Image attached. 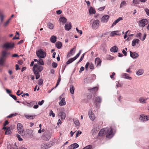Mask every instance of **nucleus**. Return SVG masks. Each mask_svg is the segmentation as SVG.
<instances>
[{
    "label": "nucleus",
    "mask_w": 149,
    "mask_h": 149,
    "mask_svg": "<svg viewBox=\"0 0 149 149\" xmlns=\"http://www.w3.org/2000/svg\"><path fill=\"white\" fill-rule=\"evenodd\" d=\"M113 130L112 128H105L102 129L99 132L98 135L99 136H102L107 134L106 137L110 139L113 136Z\"/></svg>",
    "instance_id": "nucleus-1"
},
{
    "label": "nucleus",
    "mask_w": 149,
    "mask_h": 149,
    "mask_svg": "<svg viewBox=\"0 0 149 149\" xmlns=\"http://www.w3.org/2000/svg\"><path fill=\"white\" fill-rule=\"evenodd\" d=\"M33 71L36 76V79H39L40 77L39 72H41L43 69V67L37 64H35L32 68Z\"/></svg>",
    "instance_id": "nucleus-2"
},
{
    "label": "nucleus",
    "mask_w": 149,
    "mask_h": 149,
    "mask_svg": "<svg viewBox=\"0 0 149 149\" xmlns=\"http://www.w3.org/2000/svg\"><path fill=\"white\" fill-rule=\"evenodd\" d=\"M10 54L9 53L4 51L2 52L1 57L0 58V65H3L6 59V57Z\"/></svg>",
    "instance_id": "nucleus-3"
},
{
    "label": "nucleus",
    "mask_w": 149,
    "mask_h": 149,
    "mask_svg": "<svg viewBox=\"0 0 149 149\" xmlns=\"http://www.w3.org/2000/svg\"><path fill=\"white\" fill-rule=\"evenodd\" d=\"M36 54L37 56L40 58H43L46 56V53L42 49L37 51Z\"/></svg>",
    "instance_id": "nucleus-4"
},
{
    "label": "nucleus",
    "mask_w": 149,
    "mask_h": 149,
    "mask_svg": "<svg viewBox=\"0 0 149 149\" xmlns=\"http://www.w3.org/2000/svg\"><path fill=\"white\" fill-rule=\"evenodd\" d=\"M51 137V134L48 132H44L42 136V139L44 141H48Z\"/></svg>",
    "instance_id": "nucleus-5"
},
{
    "label": "nucleus",
    "mask_w": 149,
    "mask_h": 149,
    "mask_svg": "<svg viewBox=\"0 0 149 149\" xmlns=\"http://www.w3.org/2000/svg\"><path fill=\"white\" fill-rule=\"evenodd\" d=\"M17 128L18 133L21 135L23 136L25 134L24 132L23 127L20 123H18L17 124Z\"/></svg>",
    "instance_id": "nucleus-6"
},
{
    "label": "nucleus",
    "mask_w": 149,
    "mask_h": 149,
    "mask_svg": "<svg viewBox=\"0 0 149 149\" xmlns=\"http://www.w3.org/2000/svg\"><path fill=\"white\" fill-rule=\"evenodd\" d=\"M91 27L93 29H95L98 28L99 24V21L97 19L93 21L91 20Z\"/></svg>",
    "instance_id": "nucleus-7"
},
{
    "label": "nucleus",
    "mask_w": 149,
    "mask_h": 149,
    "mask_svg": "<svg viewBox=\"0 0 149 149\" xmlns=\"http://www.w3.org/2000/svg\"><path fill=\"white\" fill-rule=\"evenodd\" d=\"M139 120L143 122L148 121L149 120V116H146L144 114L141 115L140 116Z\"/></svg>",
    "instance_id": "nucleus-8"
},
{
    "label": "nucleus",
    "mask_w": 149,
    "mask_h": 149,
    "mask_svg": "<svg viewBox=\"0 0 149 149\" xmlns=\"http://www.w3.org/2000/svg\"><path fill=\"white\" fill-rule=\"evenodd\" d=\"M139 26L143 27L146 25L148 23L147 19H141L139 22Z\"/></svg>",
    "instance_id": "nucleus-9"
},
{
    "label": "nucleus",
    "mask_w": 149,
    "mask_h": 149,
    "mask_svg": "<svg viewBox=\"0 0 149 149\" xmlns=\"http://www.w3.org/2000/svg\"><path fill=\"white\" fill-rule=\"evenodd\" d=\"M62 95L60 96L59 97V99L61 101L59 103L60 106H62L65 105L66 104V102L65 100V98L62 97Z\"/></svg>",
    "instance_id": "nucleus-10"
},
{
    "label": "nucleus",
    "mask_w": 149,
    "mask_h": 149,
    "mask_svg": "<svg viewBox=\"0 0 149 149\" xmlns=\"http://www.w3.org/2000/svg\"><path fill=\"white\" fill-rule=\"evenodd\" d=\"M14 45V43H7L4 44L3 46L6 48H12L13 47Z\"/></svg>",
    "instance_id": "nucleus-11"
},
{
    "label": "nucleus",
    "mask_w": 149,
    "mask_h": 149,
    "mask_svg": "<svg viewBox=\"0 0 149 149\" xmlns=\"http://www.w3.org/2000/svg\"><path fill=\"white\" fill-rule=\"evenodd\" d=\"M79 145L77 143H75L71 144L68 147L67 149H74L78 148Z\"/></svg>",
    "instance_id": "nucleus-12"
},
{
    "label": "nucleus",
    "mask_w": 149,
    "mask_h": 149,
    "mask_svg": "<svg viewBox=\"0 0 149 149\" xmlns=\"http://www.w3.org/2000/svg\"><path fill=\"white\" fill-rule=\"evenodd\" d=\"M51 146L48 143H43L41 145V149H47Z\"/></svg>",
    "instance_id": "nucleus-13"
},
{
    "label": "nucleus",
    "mask_w": 149,
    "mask_h": 149,
    "mask_svg": "<svg viewBox=\"0 0 149 149\" xmlns=\"http://www.w3.org/2000/svg\"><path fill=\"white\" fill-rule=\"evenodd\" d=\"M88 115L89 118H90L91 120H92V121H93L94 120V115L93 113L92 112V111H91V112H89Z\"/></svg>",
    "instance_id": "nucleus-14"
},
{
    "label": "nucleus",
    "mask_w": 149,
    "mask_h": 149,
    "mask_svg": "<svg viewBox=\"0 0 149 149\" xmlns=\"http://www.w3.org/2000/svg\"><path fill=\"white\" fill-rule=\"evenodd\" d=\"M65 28L66 30L69 31L71 28V25L70 23H67L65 26Z\"/></svg>",
    "instance_id": "nucleus-15"
},
{
    "label": "nucleus",
    "mask_w": 149,
    "mask_h": 149,
    "mask_svg": "<svg viewBox=\"0 0 149 149\" xmlns=\"http://www.w3.org/2000/svg\"><path fill=\"white\" fill-rule=\"evenodd\" d=\"M3 129L6 130L5 134H10V127H4Z\"/></svg>",
    "instance_id": "nucleus-16"
},
{
    "label": "nucleus",
    "mask_w": 149,
    "mask_h": 149,
    "mask_svg": "<svg viewBox=\"0 0 149 149\" xmlns=\"http://www.w3.org/2000/svg\"><path fill=\"white\" fill-rule=\"evenodd\" d=\"M24 116L26 118L28 119H33L36 116L35 115H26L25 114L24 115Z\"/></svg>",
    "instance_id": "nucleus-17"
},
{
    "label": "nucleus",
    "mask_w": 149,
    "mask_h": 149,
    "mask_svg": "<svg viewBox=\"0 0 149 149\" xmlns=\"http://www.w3.org/2000/svg\"><path fill=\"white\" fill-rule=\"evenodd\" d=\"M130 55L133 58H136L139 56V55L135 52H130Z\"/></svg>",
    "instance_id": "nucleus-18"
},
{
    "label": "nucleus",
    "mask_w": 149,
    "mask_h": 149,
    "mask_svg": "<svg viewBox=\"0 0 149 149\" xmlns=\"http://www.w3.org/2000/svg\"><path fill=\"white\" fill-rule=\"evenodd\" d=\"M88 90L91 92L93 93H95L98 90V88L97 87H95L91 89H88Z\"/></svg>",
    "instance_id": "nucleus-19"
},
{
    "label": "nucleus",
    "mask_w": 149,
    "mask_h": 149,
    "mask_svg": "<svg viewBox=\"0 0 149 149\" xmlns=\"http://www.w3.org/2000/svg\"><path fill=\"white\" fill-rule=\"evenodd\" d=\"M139 42V40L138 39H134L132 42V45L133 46H134L136 45V43L138 44Z\"/></svg>",
    "instance_id": "nucleus-20"
},
{
    "label": "nucleus",
    "mask_w": 149,
    "mask_h": 149,
    "mask_svg": "<svg viewBox=\"0 0 149 149\" xmlns=\"http://www.w3.org/2000/svg\"><path fill=\"white\" fill-rule=\"evenodd\" d=\"M118 47L116 46H114L111 48L110 51L111 52L115 53L117 52L118 51Z\"/></svg>",
    "instance_id": "nucleus-21"
},
{
    "label": "nucleus",
    "mask_w": 149,
    "mask_h": 149,
    "mask_svg": "<svg viewBox=\"0 0 149 149\" xmlns=\"http://www.w3.org/2000/svg\"><path fill=\"white\" fill-rule=\"evenodd\" d=\"M96 11L95 9L92 7H91L89 9V12L90 14H94L95 13Z\"/></svg>",
    "instance_id": "nucleus-22"
},
{
    "label": "nucleus",
    "mask_w": 149,
    "mask_h": 149,
    "mask_svg": "<svg viewBox=\"0 0 149 149\" xmlns=\"http://www.w3.org/2000/svg\"><path fill=\"white\" fill-rule=\"evenodd\" d=\"M148 98H146L144 97H141L139 99V101L141 103H146V100L148 99Z\"/></svg>",
    "instance_id": "nucleus-23"
},
{
    "label": "nucleus",
    "mask_w": 149,
    "mask_h": 149,
    "mask_svg": "<svg viewBox=\"0 0 149 149\" xmlns=\"http://www.w3.org/2000/svg\"><path fill=\"white\" fill-rule=\"evenodd\" d=\"M122 76L124 78L130 80H131L132 79V78L131 77H129V75L127 74L123 73L122 74Z\"/></svg>",
    "instance_id": "nucleus-24"
},
{
    "label": "nucleus",
    "mask_w": 149,
    "mask_h": 149,
    "mask_svg": "<svg viewBox=\"0 0 149 149\" xmlns=\"http://www.w3.org/2000/svg\"><path fill=\"white\" fill-rule=\"evenodd\" d=\"M59 115L60 116L62 119H64L65 117V114L63 112H60L59 113Z\"/></svg>",
    "instance_id": "nucleus-25"
},
{
    "label": "nucleus",
    "mask_w": 149,
    "mask_h": 149,
    "mask_svg": "<svg viewBox=\"0 0 149 149\" xmlns=\"http://www.w3.org/2000/svg\"><path fill=\"white\" fill-rule=\"evenodd\" d=\"M56 47L58 49H60L62 47V44L61 42H57L55 44Z\"/></svg>",
    "instance_id": "nucleus-26"
},
{
    "label": "nucleus",
    "mask_w": 149,
    "mask_h": 149,
    "mask_svg": "<svg viewBox=\"0 0 149 149\" xmlns=\"http://www.w3.org/2000/svg\"><path fill=\"white\" fill-rule=\"evenodd\" d=\"M101 61L100 58H96L95 61V63L97 65H99L101 63Z\"/></svg>",
    "instance_id": "nucleus-27"
},
{
    "label": "nucleus",
    "mask_w": 149,
    "mask_h": 149,
    "mask_svg": "<svg viewBox=\"0 0 149 149\" xmlns=\"http://www.w3.org/2000/svg\"><path fill=\"white\" fill-rule=\"evenodd\" d=\"M74 86L72 85H71L70 86V92L72 94L74 93Z\"/></svg>",
    "instance_id": "nucleus-28"
},
{
    "label": "nucleus",
    "mask_w": 149,
    "mask_h": 149,
    "mask_svg": "<svg viewBox=\"0 0 149 149\" xmlns=\"http://www.w3.org/2000/svg\"><path fill=\"white\" fill-rule=\"evenodd\" d=\"M56 37L54 36H53L51 37L50 38V41L52 43H55L56 40Z\"/></svg>",
    "instance_id": "nucleus-29"
},
{
    "label": "nucleus",
    "mask_w": 149,
    "mask_h": 149,
    "mask_svg": "<svg viewBox=\"0 0 149 149\" xmlns=\"http://www.w3.org/2000/svg\"><path fill=\"white\" fill-rule=\"evenodd\" d=\"M37 103V102L36 101L31 102L30 103H29L28 107H31L34 105L36 104Z\"/></svg>",
    "instance_id": "nucleus-30"
},
{
    "label": "nucleus",
    "mask_w": 149,
    "mask_h": 149,
    "mask_svg": "<svg viewBox=\"0 0 149 149\" xmlns=\"http://www.w3.org/2000/svg\"><path fill=\"white\" fill-rule=\"evenodd\" d=\"M143 72V70L142 69L139 70L136 72V74L138 75L142 74Z\"/></svg>",
    "instance_id": "nucleus-31"
},
{
    "label": "nucleus",
    "mask_w": 149,
    "mask_h": 149,
    "mask_svg": "<svg viewBox=\"0 0 149 149\" xmlns=\"http://www.w3.org/2000/svg\"><path fill=\"white\" fill-rule=\"evenodd\" d=\"M95 101L99 103H101L102 101V99L100 97H95Z\"/></svg>",
    "instance_id": "nucleus-32"
},
{
    "label": "nucleus",
    "mask_w": 149,
    "mask_h": 149,
    "mask_svg": "<svg viewBox=\"0 0 149 149\" xmlns=\"http://www.w3.org/2000/svg\"><path fill=\"white\" fill-rule=\"evenodd\" d=\"M38 64L39 65H43L44 64L43 60L40 58H39L38 60Z\"/></svg>",
    "instance_id": "nucleus-33"
},
{
    "label": "nucleus",
    "mask_w": 149,
    "mask_h": 149,
    "mask_svg": "<svg viewBox=\"0 0 149 149\" xmlns=\"http://www.w3.org/2000/svg\"><path fill=\"white\" fill-rule=\"evenodd\" d=\"M6 18V17L3 13V12L1 10H0V19H3Z\"/></svg>",
    "instance_id": "nucleus-34"
},
{
    "label": "nucleus",
    "mask_w": 149,
    "mask_h": 149,
    "mask_svg": "<svg viewBox=\"0 0 149 149\" xmlns=\"http://www.w3.org/2000/svg\"><path fill=\"white\" fill-rule=\"evenodd\" d=\"M118 32V31H114L111 32L110 34L111 36H113L115 35H119V34L116 33V32Z\"/></svg>",
    "instance_id": "nucleus-35"
},
{
    "label": "nucleus",
    "mask_w": 149,
    "mask_h": 149,
    "mask_svg": "<svg viewBox=\"0 0 149 149\" xmlns=\"http://www.w3.org/2000/svg\"><path fill=\"white\" fill-rule=\"evenodd\" d=\"M74 60H75L74 59V58H70L66 62V64L68 65V64H69L70 63H72L73 61Z\"/></svg>",
    "instance_id": "nucleus-36"
},
{
    "label": "nucleus",
    "mask_w": 149,
    "mask_h": 149,
    "mask_svg": "<svg viewBox=\"0 0 149 149\" xmlns=\"http://www.w3.org/2000/svg\"><path fill=\"white\" fill-rule=\"evenodd\" d=\"M122 19H117L113 23L111 26V27H113L120 20Z\"/></svg>",
    "instance_id": "nucleus-37"
},
{
    "label": "nucleus",
    "mask_w": 149,
    "mask_h": 149,
    "mask_svg": "<svg viewBox=\"0 0 149 149\" xmlns=\"http://www.w3.org/2000/svg\"><path fill=\"white\" fill-rule=\"evenodd\" d=\"M67 19H59V22L60 24H64L66 22Z\"/></svg>",
    "instance_id": "nucleus-38"
},
{
    "label": "nucleus",
    "mask_w": 149,
    "mask_h": 149,
    "mask_svg": "<svg viewBox=\"0 0 149 149\" xmlns=\"http://www.w3.org/2000/svg\"><path fill=\"white\" fill-rule=\"evenodd\" d=\"M48 27L51 29H52L54 27L53 24L51 23H48L47 24Z\"/></svg>",
    "instance_id": "nucleus-39"
},
{
    "label": "nucleus",
    "mask_w": 149,
    "mask_h": 149,
    "mask_svg": "<svg viewBox=\"0 0 149 149\" xmlns=\"http://www.w3.org/2000/svg\"><path fill=\"white\" fill-rule=\"evenodd\" d=\"M76 49V47L74 46L73 48L70 51V52L68 53V56L69 55V56H70V54L71 55H72V52L74 50H75Z\"/></svg>",
    "instance_id": "nucleus-40"
},
{
    "label": "nucleus",
    "mask_w": 149,
    "mask_h": 149,
    "mask_svg": "<svg viewBox=\"0 0 149 149\" xmlns=\"http://www.w3.org/2000/svg\"><path fill=\"white\" fill-rule=\"evenodd\" d=\"M126 2L125 1H124L121 3L120 5V8L123 7L125 6H126Z\"/></svg>",
    "instance_id": "nucleus-41"
},
{
    "label": "nucleus",
    "mask_w": 149,
    "mask_h": 149,
    "mask_svg": "<svg viewBox=\"0 0 149 149\" xmlns=\"http://www.w3.org/2000/svg\"><path fill=\"white\" fill-rule=\"evenodd\" d=\"M43 80L42 79H39L38 81V84L40 86L43 83Z\"/></svg>",
    "instance_id": "nucleus-42"
},
{
    "label": "nucleus",
    "mask_w": 149,
    "mask_h": 149,
    "mask_svg": "<svg viewBox=\"0 0 149 149\" xmlns=\"http://www.w3.org/2000/svg\"><path fill=\"white\" fill-rule=\"evenodd\" d=\"M17 113H15L13 114H12L10 115L9 116H7V118H12L13 116H16L17 115Z\"/></svg>",
    "instance_id": "nucleus-43"
},
{
    "label": "nucleus",
    "mask_w": 149,
    "mask_h": 149,
    "mask_svg": "<svg viewBox=\"0 0 149 149\" xmlns=\"http://www.w3.org/2000/svg\"><path fill=\"white\" fill-rule=\"evenodd\" d=\"M92 148V146L91 145H88L84 148L82 149H91Z\"/></svg>",
    "instance_id": "nucleus-44"
},
{
    "label": "nucleus",
    "mask_w": 149,
    "mask_h": 149,
    "mask_svg": "<svg viewBox=\"0 0 149 149\" xmlns=\"http://www.w3.org/2000/svg\"><path fill=\"white\" fill-rule=\"evenodd\" d=\"M81 53V51L80 50L79 52L76 55V56L73 58L74 59V60H75L77 58L79 57V56L80 55Z\"/></svg>",
    "instance_id": "nucleus-45"
},
{
    "label": "nucleus",
    "mask_w": 149,
    "mask_h": 149,
    "mask_svg": "<svg viewBox=\"0 0 149 149\" xmlns=\"http://www.w3.org/2000/svg\"><path fill=\"white\" fill-rule=\"evenodd\" d=\"M113 57L110 55H107V58L108 60H111L113 59Z\"/></svg>",
    "instance_id": "nucleus-46"
},
{
    "label": "nucleus",
    "mask_w": 149,
    "mask_h": 149,
    "mask_svg": "<svg viewBox=\"0 0 149 149\" xmlns=\"http://www.w3.org/2000/svg\"><path fill=\"white\" fill-rule=\"evenodd\" d=\"M8 149H17V148H14L13 147V145H9L8 146Z\"/></svg>",
    "instance_id": "nucleus-47"
},
{
    "label": "nucleus",
    "mask_w": 149,
    "mask_h": 149,
    "mask_svg": "<svg viewBox=\"0 0 149 149\" xmlns=\"http://www.w3.org/2000/svg\"><path fill=\"white\" fill-rule=\"evenodd\" d=\"M52 66L54 68H56L57 66V64L54 62H53L52 63Z\"/></svg>",
    "instance_id": "nucleus-48"
},
{
    "label": "nucleus",
    "mask_w": 149,
    "mask_h": 149,
    "mask_svg": "<svg viewBox=\"0 0 149 149\" xmlns=\"http://www.w3.org/2000/svg\"><path fill=\"white\" fill-rule=\"evenodd\" d=\"M141 33H137L136 36V38H139L141 39Z\"/></svg>",
    "instance_id": "nucleus-49"
},
{
    "label": "nucleus",
    "mask_w": 149,
    "mask_h": 149,
    "mask_svg": "<svg viewBox=\"0 0 149 149\" xmlns=\"http://www.w3.org/2000/svg\"><path fill=\"white\" fill-rule=\"evenodd\" d=\"M90 63L89 62H88L86 63L85 66V68H86V70H88V66L89 65Z\"/></svg>",
    "instance_id": "nucleus-50"
},
{
    "label": "nucleus",
    "mask_w": 149,
    "mask_h": 149,
    "mask_svg": "<svg viewBox=\"0 0 149 149\" xmlns=\"http://www.w3.org/2000/svg\"><path fill=\"white\" fill-rule=\"evenodd\" d=\"M52 115L53 117H54L55 115V113L53 112V111L52 110H51L50 111V113L49 114L50 116H51Z\"/></svg>",
    "instance_id": "nucleus-51"
},
{
    "label": "nucleus",
    "mask_w": 149,
    "mask_h": 149,
    "mask_svg": "<svg viewBox=\"0 0 149 149\" xmlns=\"http://www.w3.org/2000/svg\"><path fill=\"white\" fill-rule=\"evenodd\" d=\"M89 68L91 69H94L93 65L92 63H90Z\"/></svg>",
    "instance_id": "nucleus-52"
},
{
    "label": "nucleus",
    "mask_w": 149,
    "mask_h": 149,
    "mask_svg": "<svg viewBox=\"0 0 149 149\" xmlns=\"http://www.w3.org/2000/svg\"><path fill=\"white\" fill-rule=\"evenodd\" d=\"M74 123L77 125H79V123L78 120H74Z\"/></svg>",
    "instance_id": "nucleus-53"
},
{
    "label": "nucleus",
    "mask_w": 149,
    "mask_h": 149,
    "mask_svg": "<svg viewBox=\"0 0 149 149\" xmlns=\"http://www.w3.org/2000/svg\"><path fill=\"white\" fill-rule=\"evenodd\" d=\"M44 102V100H42L41 101H39L38 103V105H39L40 106L42 105V104H43Z\"/></svg>",
    "instance_id": "nucleus-54"
},
{
    "label": "nucleus",
    "mask_w": 149,
    "mask_h": 149,
    "mask_svg": "<svg viewBox=\"0 0 149 149\" xmlns=\"http://www.w3.org/2000/svg\"><path fill=\"white\" fill-rule=\"evenodd\" d=\"M16 136L18 139V140H19V141H21L22 140V139L21 138L20 136V135L18 134H17Z\"/></svg>",
    "instance_id": "nucleus-55"
},
{
    "label": "nucleus",
    "mask_w": 149,
    "mask_h": 149,
    "mask_svg": "<svg viewBox=\"0 0 149 149\" xmlns=\"http://www.w3.org/2000/svg\"><path fill=\"white\" fill-rule=\"evenodd\" d=\"M10 95L15 100H17V97L15 95H12V94H10Z\"/></svg>",
    "instance_id": "nucleus-56"
},
{
    "label": "nucleus",
    "mask_w": 149,
    "mask_h": 149,
    "mask_svg": "<svg viewBox=\"0 0 149 149\" xmlns=\"http://www.w3.org/2000/svg\"><path fill=\"white\" fill-rule=\"evenodd\" d=\"M105 6L101 7L98 8V10L99 11H102V10H103L105 9Z\"/></svg>",
    "instance_id": "nucleus-57"
},
{
    "label": "nucleus",
    "mask_w": 149,
    "mask_h": 149,
    "mask_svg": "<svg viewBox=\"0 0 149 149\" xmlns=\"http://www.w3.org/2000/svg\"><path fill=\"white\" fill-rule=\"evenodd\" d=\"M133 3L135 4H138L139 1L138 0H134L133 1Z\"/></svg>",
    "instance_id": "nucleus-58"
},
{
    "label": "nucleus",
    "mask_w": 149,
    "mask_h": 149,
    "mask_svg": "<svg viewBox=\"0 0 149 149\" xmlns=\"http://www.w3.org/2000/svg\"><path fill=\"white\" fill-rule=\"evenodd\" d=\"M76 30L77 32L79 33L81 35L82 33V32L81 30H79L77 28H76Z\"/></svg>",
    "instance_id": "nucleus-59"
},
{
    "label": "nucleus",
    "mask_w": 149,
    "mask_h": 149,
    "mask_svg": "<svg viewBox=\"0 0 149 149\" xmlns=\"http://www.w3.org/2000/svg\"><path fill=\"white\" fill-rule=\"evenodd\" d=\"M10 21V19H8L4 24V26H7L8 24L9 23Z\"/></svg>",
    "instance_id": "nucleus-60"
},
{
    "label": "nucleus",
    "mask_w": 149,
    "mask_h": 149,
    "mask_svg": "<svg viewBox=\"0 0 149 149\" xmlns=\"http://www.w3.org/2000/svg\"><path fill=\"white\" fill-rule=\"evenodd\" d=\"M84 54H83L82 56L81 57L80 59H79V62H80L84 58Z\"/></svg>",
    "instance_id": "nucleus-61"
},
{
    "label": "nucleus",
    "mask_w": 149,
    "mask_h": 149,
    "mask_svg": "<svg viewBox=\"0 0 149 149\" xmlns=\"http://www.w3.org/2000/svg\"><path fill=\"white\" fill-rule=\"evenodd\" d=\"M84 68L83 67V66H82L80 68V70L79 71V72L80 73H81L84 70Z\"/></svg>",
    "instance_id": "nucleus-62"
},
{
    "label": "nucleus",
    "mask_w": 149,
    "mask_h": 149,
    "mask_svg": "<svg viewBox=\"0 0 149 149\" xmlns=\"http://www.w3.org/2000/svg\"><path fill=\"white\" fill-rule=\"evenodd\" d=\"M145 11L148 15L149 16V10L148 8L145 9Z\"/></svg>",
    "instance_id": "nucleus-63"
},
{
    "label": "nucleus",
    "mask_w": 149,
    "mask_h": 149,
    "mask_svg": "<svg viewBox=\"0 0 149 149\" xmlns=\"http://www.w3.org/2000/svg\"><path fill=\"white\" fill-rule=\"evenodd\" d=\"M109 16L107 15H105L102 17V19H109Z\"/></svg>",
    "instance_id": "nucleus-64"
}]
</instances>
